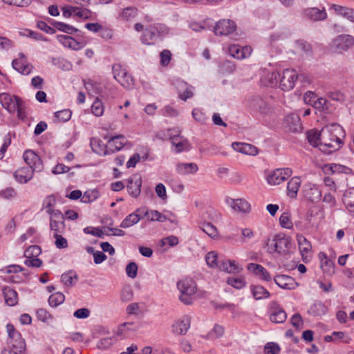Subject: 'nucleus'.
Masks as SVG:
<instances>
[{
	"mask_svg": "<svg viewBox=\"0 0 354 354\" xmlns=\"http://www.w3.org/2000/svg\"><path fill=\"white\" fill-rule=\"evenodd\" d=\"M343 133L342 128L337 124L326 125L320 131L319 150L330 154L341 148L342 140L339 135Z\"/></svg>",
	"mask_w": 354,
	"mask_h": 354,
	"instance_id": "nucleus-1",
	"label": "nucleus"
},
{
	"mask_svg": "<svg viewBox=\"0 0 354 354\" xmlns=\"http://www.w3.org/2000/svg\"><path fill=\"white\" fill-rule=\"evenodd\" d=\"M177 287L180 292L179 299L185 304H191L196 292V282L191 278H184L179 281Z\"/></svg>",
	"mask_w": 354,
	"mask_h": 354,
	"instance_id": "nucleus-2",
	"label": "nucleus"
},
{
	"mask_svg": "<svg viewBox=\"0 0 354 354\" xmlns=\"http://www.w3.org/2000/svg\"><path fill=\"white\" fill-rule=\"evenodd\" d=\"M168 33L167 28L161 24L150 25L147 27L141 37V41L147 45H153L160 37Z\"/></svg>",
	"mask_w": 354,
	"mask_h": 354,
	"instance_id": "nucleus-3",
	"label": "nucleus"
},
{
	"mask_svg": "<svg viewBox=\"0 0 354 354\" xmlns=\"http://www.w3.org/2000/svg\"><path fill=\"white\" fill-rule=\"evenodd\" d=\"M266 245L268 252L286 255L288 253V236L284 233H279L272 239H268Z\"/></svg>",
	"mask_w": 354,
	"mask_h": 354,
	"instance_id": "nucleus-4",
	"label": "nucleus"
},
{
	"mask_svg": "<svg viewBox=\"0 0 354 354\" xmlns=\"http://www.w3.org/2000/svg\"><path fill=\"white\" fill-rule=\"evenodd\" d=\"M354 46V37L350 35H339L331 42L330 47L337 53L347 51Z\"/></svg>",
	"mask_w": 354,
	"mask_h": 354,
	"instance_id": "nucleus-5",
	"label": "nucleus"
},
{
	"mask_svg": "<svg viewBox=\"0 0 354 354\" xmlns=\"http://www.w3.org/2000/svg\"><path fill=\"white\" fill-rule=\"evenodd\" d=\"M113 77L124 88H129L133 85V79L119 64L112 66Z\"/></svg>",
	"mask_w": 354,
	"mask_h": 354,
	"instance_id": "nucleus-6",
	"label": "nucleus"
},
{
	"mask_svg": "<svg viewBox=\"0 0 354 354\" xmlns=\"http://www.w3.org/2000/svg\"><path fill=\"white\" fill-rule=\"evenodd\" d=\"M47 212L50 214V227L54 234H62L65 230V218L59 210L48 209Z\"/></svg>",
	"mask_w": 354,
	"mask_h": 354,
	"instance_id": "nucleus-7",
	"label": "nucleus"
},
{
	"mask_svg": "<svg viewBox=\"0 0 354 354\" xmlns=\"http://www.w3.org/2000/svg\"><path fill=\"white\" fill-rule=\"evenodd\" d=\"M0 103L9 112H14L17 109H20L22 101L17 96H11L8 93H3L0 94Z\"/></svg>",
	"mask_w": 354,
	"mask_h": 354,
	"instance_id": "nucleus-8",
	"label": "nucleus"
},
{
	"mask_svg": "<svg viewBox=\"0 0 354 354\" xmlns=\"http://www.w3.org/2000/svg\"><path fill=\"white\" fill-rule=\"evenodd\" d=\"M236 28L235 22L230 19H221L218 21L214 27V32L216 35L226 36L234 32Z\"/></svg>",
	"mask_w": 354,
	"mask_h": 354,
	"instance_id": "nucleus-9",
	"label": "nucleus"
},
{
	"mask_svg": "<svg viewBox=\"0 0 354 354\" xmlns=\"http://www.w3.org/2000/svg\"><path fill=\"white\" fill-rule=\"evenodd\" d=\"M297 241L303 261L304 263L308 262L312 253V245L310 242L302 234L297 235Z\"/></svg>",
	"mask_w": 354,
	"mask_h": 354,
	"instance_id": "nucleus-10",
	"label": "nucleus"
},
{
	"mask_svg": "<svg viewBox=\"0 0 354 354\" xmlns=\"http://www.w3.org/2000/svg\"><path fill=\"white\" fill-rule=\"evenodd\" d=\"M127 140L123 135H118L110 138L106 146L104 154L113 153L122 149Z\"/></svg>",
	"mask_w": 354,
	"mask_h": 354,
	"instance_id": "nucleus-11",
	"label": "nucleus"
},
{
	"mask_svg": "<svg viewBox=\"0 0 354 354\" xmlns=\"http://www.w3.org/2000/svg\"><path fill=\"white\" fill-rule=\"evenodd\" d=\"M24 159L28 167H31L33 171H40L43 169V165L40 157L32 150H26L24 153Z\"/></svg>",
	"mask_w": 354,
	"mask_h": 354,
	"instance_id": "nucleus-12",
	"label": "nucleus"
},
{
	"mask_svg": "<svg viewBox=\"0 0 354 354\" xmlns=\"http://www.w3.org/2000/svg\"><path fill=\"white\" fill-rule=\"evenodd\" d=\"M10 353L14 354H24L26 351V344L25 340L22 338L21 335L18 337L8 339Z\"/></svg>",
	"mask_w": 354,
	"mask_h": 354,
	"instance_id": "nucleus-13",
	"label": "nucleus"
},
{
	"mask_svg": "<svg viewBox=\"0 0 354 354\" xmlns=\"http://www.w3.org/2000/svg\"><path fill=\"white\" fill-rule=\"evenodd\" d=\"M142 186V178L140 176L136 174L133 175L128 180V184L127 188L129 194L134 197L137 198L140 194V188Z\"/></svg>",
	"mask_w": 354,
	"mask_h": 354,
	"instance_id": "nucleus-14",
	"label": "nucleus"
},
{
	"mask_svg": "<svg viewBox=\"0 0 354 354\" xmlns=\"http://www.w3.org/2000/svg\"><path fill=\"white\" fill-rule=\"evenodd\" d=\"M287 318V314L276 303H272L270 310V319L274 323H283Z\"/></svg>",
	"mask_w": 354,
	"mask_h": 354,
	"instance_id": "nucleus-15",
	"label": "nucleus"
},
{
	"mask_svg": "<svg viewBox=\"0 0 354 354\" xmlns=\"http://www.w3.org/2000/svg\"><path fill=\"white\" fill-rule=\"evenodd\" d=\"M286 169H277L270 172L266 177L268 183L271 185H277L286 180Z\"/></svg>",
	"mask_w": 354,
	"mask_h": 354,
	"instance_id": "nucleus-16",
	"label": "nucleus"
},
{
	"mask_svg": "<svg viewBox=\"0 0 354 354\" xmlns=\"http://www.w3.org/2000/svg\"><path fill=\"white\" fill-rule=\"evenodd\" d=\"M191 318L185 316L172 325V331L177 335H185L190 327Z\"/></svg>",
	"mask_w": 354,
	"mask_h": 354,
	"instance_id": "nucleus-17",
	"label": "nucleus"
},
{
	"mask_svg": "<svg viewBox=\"0 0 354 354\" xmlns=\"http://www.w3.org/2000/svg\"><path fill=\"white\" fill-rule=\"evenodd\" d=\"M247 268L254 275L257 276L263 280L267 281L271 280V276L270 273L261 265L250 263L248 265Z\"/></svg>",
	"mask_w": 354,
	"mask_h": 354,
	"instance_id": "nucleus-18",
	"label": "nucleus"
},
{
	"mask_svg": "<svg viewBox=\"0 0 354 354\" xmlns=\"http://www.w3.org/2000/svg\"><path fill=\"white\" fill-rule=\"evenodd\" d=\"M34 171L31 167H21L14 173V177L19 183H26L32 178Z\"/></svg>",
	"mask_w": 354,
	"mask_h": 354,
	"instance_id": "nucleus-19",
	"label": "nucleus"
},
{
	"mask_svg": "<svg viewBox=\"0 0 354 354\" xmlns=\"http://www.w3.org/2000/svg\"><path fill=\"white\" fill-rule=\"evenodd\" d=\"M318 257L321 262V268L323 272L328 275H331L335 273V263L334 262L328 259L327 255L324 252H320L318 254Z\"/></svg>",
	"mask_w": 354,
	"mask_h": 354,
	"instance_id": "nucleus-20",
	"label": "nucleus"
},
{
	"mask_svg": "<svg viewBox=\"0 0 354 354\" xmlns=\"http://www.w3.org/2000/svg\"><path fill=\"white\" fill-rule=\"evenodd\" d=\"M305 15L312 21H317L326 19L327 13L324 8H310L305 10Z\"/></svg>",
	"mask_w": 354,
	"mask_h": 354,
	"instance_id": "nucleus-21",
	"label": "nucleus"
},
{
	"mask_svg": "<svg viewBox=\"0 0 354 354\" xmlns=\"http://www.w3.org/2000/svg\"><path fill=\"white\" fill-rule=\"evenodd\" d=\"M305 197L313 203H317L321 199L322 192L316 185L308 184L306 186Z\"/></svg>",
	"mask_w": 354,
	"mask_h": 354,
	"instance_id": "nucleus-22",
	"label": "nucleus"
},
{
	"mask_svg": "<svg viewBox=\"0 0 354 354\" xmlns=\"http://www.w3.org/2000/svg\"><path fill=\"white\" fill-rule=\"evenodd\" d=\"M330 9L333 10L336 15H340L351 21L354 22V9L342 6L337 4H331Z\"/></svg>",
	"mask_w": 354,
	"mask_h": 354,
	"instance_id": "nucleus-23",
	"label": "nucleus"
},
{
	"mask_svg": "<svg viewBox=\"0 0 354 354\" xmlns=\"http://www.w3.org/2000/svg\"><path fill=\"white\" fill-rule=\"evenodd\" d=\"M295 50H292L294 53H299L301 55H311L313 53L311 45L303 40L298 39L296 40L294 44Z\"/></svg>",
	"mask_w": 354,
	"mask_h": 354,
	"instance_id": "nucleus-24",
	"label": "nucleus"
},
{
	"mask_svg": "<svg viewBox=\"0 0 354 354\" xmlns=\"http://www.w3.org/2000/svg\"><path fill=\"white\" fill-rule=\"evenodd\" d=\"M57 39L64 46L68 47L75 50H80L84 46L82 43L77 41L75 39L70 36L59 35L57 36Z\"/></svg>",
	"mask_w": 354,
	"mask_h": 354,
	"instance_id": "nucleus-25",
	"label": "nucleus"
},
{
	"mask_svg": "<svg viewBox=\"0 0 354 354\" xmlns=\"http://www.w3.org/2000/svg\"><path fill=\"white\" fill-rule=\"evenodd\" d=\"M20 57V59H15L12 61V67L24 75H28L31 72L32 66L30 64H25L24 61L25 58L24 55L21 54Z\"/></svg>",
	"mask_w": 354,
	"mask_h": 354,
	"instance_id": "nucleus-26",
	"label": "nucleus"
},
{
	"mask_svg": "<svg viewBox=\"0 0 354 354\" xmlns=\"http://www.w3.org/2000/svg\"><path fill=\"white\" fill-rule=\"evenodd\" d=\"M234 150L240 153L254 156L257 153V148L251 144L234 142L232 144Z\"/></svg>",
	"mask_w": 354,
	"mask_h": 354,
	"instance_id": "nucleus-27",
	"label": "nucleus"
},
{
	"mask_svg": "<svg viewBox=\"0 0 354 354\" xmlns=\"http://www.w3.org/2000/svg\"><path fill=\"white\" fill-rule=\"evenodd\" d=\"M303 131V126L300 117L297 113L289 115V132L301 133Z\"/></svg>",
	"mask_w": 354,
	"mask_h": 354,
	"instance_id": "nucleus-28",
	"label": "nucleus"
},
{
	"mask_svg": "<svg viewBox=\"0 0 354 354\" xmlns=\"http://www.w3.org/2000/svg\"><path fill=\"white\" fill-rule=\"evenodd\" d=\"M3 294L6 304L9 306H14L18 303L17 292L10 287L3 289Z\"/></svg>",
	"mask_w": 354,
	"mask_h": 354,
	"instance_id": "nucleus-29",
	"label": "nucleus"
},
{
	"mask_svg": "<svg viewBox=\"0 0 354 354\" xmlns=\"http://www.w3.org/2000/svg\"><path fill=\"white\" fill-rule=\"evenodd\" d=\"M231 206L234 210L243 213H248L251 210L250 204L243 198L232 199Z\"/></svg>",
	"mask_w": 354,
	"mask_h": 354,
	"instance_id": "nucleus-30",
	"label": "nucleus"
},
{
	"mask_svg": "<svg viewBox=\"0 0 354 354\" xmlns=\"http://www.w3.org/2000/svg\"><path fill=\"white\" fill-rule=\"evenodd\" d=\"M138 212H141V209H138L136 212L131 213L128 215L120 223L122 228H128L138 223L141 219L140 216L138 214Z\"/></svg>",
	"mask_w": 354,
	"mask_h": 354,
	"instance_id": "nucleus-31",
	"label": "nucleus"
},
{
	"mask_svg": "<svg viewBox=\"0 0 354 354\" xmlns=\"http://www.w3.org/2000/svg\"><path fill=\"white\" fill-rule=\"evenodd\" d=\"M198 169L196 163H178L176 166L177 172L182 175L194 174Z\"/></svg>",
	"mask_w": 354,
	"mask_h": 354,
	"instance_id": "nucleus-32",
	"label": "nucleus"
},
{
	"mask_svg": "<svg viewBox=\"0 0 354 354\" xmlns=\"http://www.w3.org/2000/svg\"><path fill=\"white\" fill-rule=\"evenodd\" d=\"M290 78L291 81L289 80V89H292L294 88V83L296 81H299L302 86H305L306 84L309 83V80L308 77L304 74H297V72L292 69L290 71Z\"/></svg>",
	"mask_w": 354,
	"mask_h": 354,
	"instance_id": "nucleus-33",
	"label": "nucleus"
},
{
	"mask_svg": "<svg viewBox=\"0 0 354 354\" xmlns=\"http://www.w3.org/2000/svg\"><path fill=\"white\" fill-rule=\"evenodd\" d=\"M309 312L314 316H322L327 313L328 308L322 302L316 301L310 306Z\"/></svg>",
	"mask_w": 354,
	"mask_h": 354,
	"instance_id": "nucleus-34",
	"label": "nucleus"
},
{
	"mask_svg": "<svg viewBox=\"0 0 354 354\" xmlns=\"http://www.w3.org/2000/svg\"><path fill=\"white\" fill-rule=\"evenodd\" d=\"M301 183V181L297 176L293 177L289 180V198H296Z\"/></svg>",
	"mask_w": 354,
	"mask_h": 354,
	"instance_id": "nucleus-35",
	"label": "nucleus"
},
{
	"mask_svg": "<svg viewBox=\"0 0 354 354\" xmlns=\"http://www.w3.org/2000/svg\"><path fill=\"white\" fill-rule=\"evenodd\" d=\"M53 25L57 30L69 35H73L79 31L77 28L64 22L55 21L53 23Z\"/></svg>",
	"mask_w": 354,
	"mask_h": 354,
	"instance_id": "nucleus-36",
	"label": "nucleus"
},
{
	"mask_svg": "<svg viewBox=\"0 0 354 354\" xmlns=\"http://www.w3.org/2000/svg\"><path fill=\"white\" fill-rule=\"evenodd\" d=\"M251 290L256 299H262L270 297L269 292L261 286H253Z\"/></svg>",
	"mask_w": 354,
	"mask_h": 354,
	"instance_id": "nucleus-37",
	"label": "nucleus"
},
{
	"mask_svg": "<svg viewBox=\"0 0 354 354\" xmlns=\"http://www.w3.org/2000/svg\"><path fill=\"white\" fill-rule=\"evenodd\" d=\"M321 138L320 131H317L315 130H311L307 132L306 138L308 142L313 145V147H320V141L319 138Z\"/></svg>",
	"mask_w": 354,
	"mask_h": 354,
	"instance_id": "nucleus-38",
	"label": "nucleus"
},
{
	"mask_svg": "<svg viewBox=\"0 0 354 354\" xmlns=\"http://www.w3.org/2000/svg\"><path fill=\"white\" fill-rule=\"evenodd\" d=\"M200 228L211 238H215L218 234L217 228L211 223L204 222L201 224Z\"/></svg>",
	"mask_w": 354,
	"mask_h": 354,
	"instance_id": "nucleus-39",
	"label": "nucleus"
},
{
	"mask_svg": "<svg viewBox=\"0 0 354 354\" xmlns=\"http://www.w3.org/2000/svg\"><path fill=\"white\" fill-rule=\"evenodd\" d=\"M71 111L69 109H64L55 113V122H64L68 121L71 118Z\"/></svg>",
	"mask_w": 354,
	"mask_h": 354,
	"instance_id": "nucleus-40",
	"label": "nucleus"
},
{
	"mask_svg": "<svg viewBox=\"0 0 354 354\" xmlns=\"http://www.w3.org/2000/svg\"><path fill=\"white\" fill-rule=\"evenodd\" d=\"M61 279L65 286H72L75 284V280L76 281L77 277L75 273L73 272L72 271H69L62 274Z\"/></svg>",
	"mask_w": 354,
	"mask_h": 354,
	"instance_id": "nucleus-41",
	"label": "nucleus"
},
{
	"mask_svg": "<svg viewBox=\"0 0 354 354\" xmlns=\"http://www.w3.org/2000/svg\"><path fill=\"white\" fill-rule=\"evenodd\" d=\"M64 295L59 292H57L49 297L48 303L50 306L57 307L62 304L64 301Z\"/></svg>",
	"mask_w": 354,
	"mask_h": 354,
	"instance_id": "nucleus-42",
	"label": "nucleus"
},
{
	"mask_svg": "<svg viewBox=\"0 0 354 354\" xmlns=\"http://www.w3.org/2000/svg\"><path fill=\"white\" fill-rule=\"evenodd\" d=\"M344 202L350 211L354 212V188L351 189L344 194Z\"/></svg>",
	"mask_w": 354,
	"mask_h": 354,
	"instance_id": "nucleus-43",
	"label": "nucleus"
},
{
	"mask_svg": "<svg viewBox=\"0 0 354 354\" xmlns=\"http://www.w3.org/2000/svg\"><path fill=\"white\" fill-rule=\"evenodd\" d=\"M137 15V9L133 7H128L124 8L120 14L122 19L125 21L131 20Z\"/></svg>",
	"mask_w": 354,
	"mask_h": 354,
	"instance_id": "nucleus-44",
	"label": "nucleus"
},
{
	"mask_svg": "<svg viewBox=\"0 0 354 354\" xmlns=\"http://www.w3.org/2000/svg\"><path fill=\"white\" fill-rule=\"evenodd\" d=\"M104 105L101 100L97 98L91 106L92 113L97 117H100L104 113Z\"/></svg>",
	"mask_w": 354,
	"mask_h": 354,
	"instance_id": "nucleus-45",
	"label": "nucleus"
},
{
	"mask_svg": "<svg viewBox=\"0 0 354 354\" xmlns=\"http://www.w3.org/2000/svg\"><path fill=\"white\" fill-rule=\"evenodd\" d=\"M115 337H104L101 339L97 343V348L100 349H106L116 342Z\"/></svg>",
	"mask_w": 354,
	"mask_h": 354,
	"instance_id": "nucleus-46",
	"label": "nucleus"
},
{
	"mask_svg": "<svg viewBox=\"0 0 354 354\" xmlns=\"http://www.w3.org/2000/svg\"><path fill=\"white\" fill-rule=\"evenodd\" d=\"M250 106L261 112H264L267 106L266 103L261 97H257L251 100Z\"/></svg>",
	"mask_w": 354,
	"mask_h": 354,
	"instance_id": "nucleus-47",
	"label": "nucleus"
},
{
	"mask_svg": "<svg viewBox=\"0 0 354 354\" xmlns=\"http://www.w3.org/2000/svg\"><path fill=\"white\" fill-rule=\"evenodd\" d=\"M217 259V254L214 251L209 252L206 254L205 261L207 264L211 268L218 267L219 262H218Z\"/></svg>",
	"mask_w": 354,
	"mask_h": 354,
	"instance_id": "nucleus-48",
	"label": "nucleus"
},
{
	"mask_svg": "<svg viewBox=\"0 0 354 354\" xmlns=\"http://www.w3.org/2000/svg\"><path fill=\"white\" fill-rule=\"evenodd\" d=\"M98 197V192L95 189L88 190L84 192L82 201L83 203H91Z\"/></svg>",
	"mask_w": 354,
	"mask_h": 354,
	"instance_id": "nucleus-49",
	"label": "nucleus"
},
{
	"mask_svg": "<svg viewBox=\"0 0 354 354\" xmlns=\"http://www.w3.org/2000/svg\"><path fill=\"white\" fill-rule=\"evenodd\" d=\"M279 74L277 73H268L265 76V80H268V82H266L265 84L267 86H274L278 83V78L279 77Z\"/></svg>",
	"mask_w": 354,
	"mask_h": 354,
	"instance_id": "nucleus-50",
	"label": "nucleus"
},
{
	"mask_svg": "<svg viewBox=\"0 0 354 354\" xmlns=\"http://www.w3.org/2000/svg\"><path fill=\"white\" fill-rule=\"evenodd\" d=\"M279 351V345L274 342H268L264 346L265 354H278Z\"/></svg>",
	"mask_w": 354,
	"mask_h": 354,
	"instance_id": "nucleus-51",
	"label": "nucleus"
},
{
	"mask_svg": "<svg viewBox=\"0 0 354 354\" xmlns=\"http://www.w3.org/2000/svg\"><path fill=\"white\" fill-rule=\"evenodd\" d=\"M227 283L236 289H241L245 286V282L242 278L229 277Z\"/></svg>",
	"mask_w": 354,
	"mask_h": 354,
	"instance_id": "nucleus-52",
	"label": "nucleus"
},
{
	"mask_svg": "<svg viewBox=\"0 0 354 354\" xmlns=\"http://www.w3.org/2000/svg\"><path fill=\"white\" fill-rule=\"evenodd\" d=\"M126 272L129 277L136 278L138 272L137 264L135 262H130L126 267Z\"/></svg>",
	"mask_w": 354,
	"mask_h": 354,
	"instance_id": "nucleus-53",
	"label": "nucleus"
},
{
	"mask_svg": "<svg viewBox=\"0 0 354 354\" xmlns=\"http://www.w3.org/2000/svg\"><path fill=\"white\" fill-rule=\"evenodd\" d=\"M313 106L321 111H327L328 109V101L324 97L317 98L313 103Z\"/></svg>",
	"mask_w": 354,
	"mask_h": 354,
	"instance_id": "nucleus-54",
	"label": "nucleus"
},
{
	"mask_svg": "<svg viewBox=\"0 0 354 354\" xmlns=\"http://www.w3.org/2000/svg\"><path fill=\"white\" fill-rule=\"evenodd\" d=\"M181 86L185 88L183 93L179 91L178 95L179 97L181 100L185 101L187 100V99L190 98L193 96L194 93L191 89V87L187 86V85L184 82L181 83Z\"/></svg>",
	"mask_w": 354,
	"mask_h": 354,
	"instance_id": "nucleus-55",
	"label": "nucleus"
},
{
	"mask_svg": "<svg viewBox=\"0 0 354 354\" xmlns=\"http://www.w3.org/2000/svg\"><path fill=\"white\" fill-rule=\"evenodd\" d=\"M230 54L238 59H243L241 46L239 45H232L229 47Z\"/></svg>",
	"mask_w": 354,
	"mask_h": 354,
	"instance_id": "nucleus-56",
	"label": "nucleus"
},
{
	"mask_svg": "<svg viewBox=\"0 0 354 354\" xmlns=\"http://www.w3.org/2000/svg\"><path fill=\"white\" fill-rule=\"evenodd\" d=\"M5 3L18 7H28L31 3V0H2Z\"/></svg>",
	"mask_w": 354,
	"mask_h": 354,
	"instance_id": "nucleus-57",
	"label": "nucleus"
},
{
	"mask_svg": "<svg viewBox=\"0 0 354 354\" xmlns=\"http://www.w3.org/2000/svg\"><path fill=\"white\" fill-rule=\"evenodd\" d=\"M275 283L281 288H288V276L285 274H279L274 277Z\"/></svg>",
	"mask_w": 354,
	"mask_h": 354,
	"instance_id": "nucleus-58",
	"label": "nucleus"
},
{
	"mask_svg": "<svg viewBox=\"0 0 354 354\" xmlns=\"http://www.w3.org/2000/svg\"><path fill=\"white\" fill-rule=\"evenodd\" d=\"M41 253V248L36 245L30 246L25 252L27 257H37Z\"/></svg>",
	"mask_w": 354,
	"mask_h": 354,
	"instance_id": "nucleus-59",
	"label": "nucleus"
},
{
	"mask_svg": "<svg viewBox=\"0 0 354 354\" xmlns=\"http://www.w3.org/2000/svg\"><path fill=\"white\" fill-rule=\"evenodd\" d=\"M192 116L194 120L200 123H205L207 120V118L204 113L199 109H194L192 111Z\"/></svg>",
	"mask_w": 354,
	"mask_h": 354,
	"instance_id": "nucleus-60",
	"label": "nucleus"
},
{
	"mask_svg": "<svg viewBox=\"0 0 354 354\" xmlns=\"http://www.w3.org/2000/svg\"><path fill=\"white\" fill-rule=\"evenodd\" d=\"M36 314L38 319L44 322H47L51 319V315L44 308L38 309Z\"/></svg>",
	"mask_w": 354,
	"mask_h": 354,
	"instance_id": "nucleus-61",
	"label": "nucleus"
},
{
	"mask_svg": "<svg viewBox=\"0 0 354 354\" xmlns=\"http://www.w3.org/2000/svg\"><path fill=\"white\" fill-rule=\"evenodd\" d=\"M102 141L99 139L93 138L91 140V146L93 151L95 153H100L104 150V145L101 144Z\"/></svg>",
	"mask_w": 354,
	"mask_h": 354,
	"instance_id": "nucleus-62",
	"label": "nucleus"
},
{
	"mask_svg": "<svg viewBox=\"0 0 354 354\" xmlns=\"http://www.w3.org/2000/svg\"><path fill=\"white\" fill-rule=\"evenodd\" d=\"M55 238V245L57 248H66L68 246L67 240L64 238L61 234H54Z\"/></svg>",
	"mask_w": 354,
	"mask_h": 354,
	"instance_id": "nucleus-63",
	"label": "nucleus"
},
{
	"mask_svg": "<svg viewBox=\"0 0 354 354\" xmlns=\"http://www.w3.org/2000/svg\"><path fill=\"white\" fill-rule=\"evenodd\" d=\"M171 53L169 50H164L160 53V63L162 66H167L171 60Z\"/></svg>",
	"mask_w": 354,
	"mask_h": 354,
	"instance_id": "nucleus-64",
	"label": "nucleus"
}]
</instances>
